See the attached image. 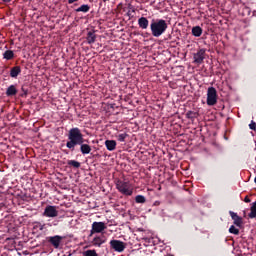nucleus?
<instances>
[{
    "label": "nucleus",
    "instance_id": "obj_35",
    "mask_svg": "<svg viewBox=\"0 0 256 256\" xmlns=\"http://www.w3.org/2000/svg\"><path fill=\"white\" fill-rule=\"evenodd\" d=\"M254 183L256 184V177L254 178Z\"/></svg>",
    "mask_w": 256,
    "mask_h": 256
},
{
    "label": "nucleus",
    "instance_id": "obj_22",
    "mask_svg": "<svg viewBox=\"0 0 256 256\" xmlns=\"http://www.w3.org/2000/svg\"><path fill=\"white\" fill-rule=\"evenodd\" d=\"M91 9V7L88 5V4H84L80 7H78V9H76V12H84V13H87L89 12Z\"/></svg>",
    "mask_w": 256,
    "mask_h": 256
},
{
    "label": "nucleus",
    "instance_id": "obj_24",
    "mask_svg": "<svg viewBox=\"0 0 256 256\" xmlns=\"http://www.w3.org/2000/svg\"><path fill=\"white\" fill-rule=\"evenodd\" d=\"M228 232H229L230 234L235 235V236H238V235L240 234V230H239L238 228H236L234 225H231V226L229 227Z\"/></svg>",
    "mask_w": 256,
    "mask_h": 256
},
{
    "label": "nucleus",
    "instance_id": "obj_20",
    "mask_svg": "<svg viewBox=\"0 0 256 256\" xmlns=\"http://www.w3.org/2000/svg\"><path fill=\"white\" fill-rule=\"evenodd\" d=\"M3 57L6 60H12L15 57V54L12 50H7L4 52Z\"/></svg>",
    "mask_w": 256,
    "mask_h": 256
},
{
    "label": "nucleus",
    "instance_id": "obj_30",
    "mask_svg": "<svg viewBox=\"0 0 256 256\" xmlns=\"http://www.w3.org/2000/svg\"><path fill=\"white\" fill-rule=\"evenodd\" d=\"M244 202L247 203V204L251 203V199L249 198V196H245Z\"/></svg>",
    "mask_w": 256,
    "mask_h": 256
},
{
    "label": "nucleus",
    "instance_id": "obj_16",
    "mask_svg": "<svg viewBox=\"0 0 256 256\" xmlns=\"http://www.w3.org/2000/svg\"><path fill=\"white\" fill-rule=\"evenodd\" d=\"M17 93H18V90L15 85L9 86L6 90L7 97H14L15 95H17Z\"/></svg>",
    "mask_w": 256,
    "mask_h": 256
},
{
    "label": "nucleus",
    "instance_id": "obj_18",
    "mask_svg": "<svg viewBox=\"0 0 256 256\" xmlns=\"http://www.w3.org/2000/svg\"><path fill=\"white\" fill-rule=\"evenodd\" d=\"M96 35L94 31H90L88 32V35H86V41L88 42V44H93L96 41Z\"/></svg>",
    "mask_w": 256,
    "mask_h": 256
},
{
    "label": "nucleus",
    "instance_id": "obj_3",
    "mask_svg": "<svg viewBox=\"0 0 256 256\" xmlns=\"http://www.w3.org/2000/svg\"><path fill=\"white\" fill-rule=\"evenodd\" d=\"M116 189H118V192L124 196H132L133 191L131 189V185L127 181L118 180L116 182Z\"/></svg>",
    "mask_w": 256,
    "mask_h": 256
},
{
    "label": "nucleus",
    "instance_id": "obj_6",
    "mask_svg": "<svg viewBox=\"0 0 256 256\" xmlns=\"http://www.w3.org/2000/svg\"><path fill=\"white\" fill-rule=\"evenodd\" d=\"M110 248H112V250L118 253H122L125 250L126 245L121 240L113 239V240H110Z\"/></svg>",
    "mask_w": 256,
    "mask_h": 256
},
{
    "label": "nucleus",
    "instance_id": "obj_31",
    "mask_svg": "<svg viewBox=\"0 0 256 256\" xmlns=\"http://www.w3.org/2000/svg\"><path fill=\"white\" fill-rule=\"evenodd\" d=\"M78 0H68L69 4H73L74 2H77Z\"/></svg>",
    "mask_w": 256,
    "mask_h": 256
},
{
    "label": "nucleus",
    "instance_id": "obj_8",
    "mask_svg": "<svg viewBox=\"0 0 256 256\" xmlns=\"http://www.w3.org/2000/svg\"><path fill=\"white\" fill-rule=\"evenodd\" d=\"M64 240L63 236L55 235L47 237V241L50 245H52L55 249H59L62 241Z\"/></svg>",
    "mask_w": 256,
    "mask_h": 256
},
{
    "label": "nucleus",
    "instance_id": "obj_28",
    "mask_svg": "<svg viewBox=\"0 0 256 256\" xmlns=\"http://www.w3.org/2000/svg\"><path fill=\"white\" fill-rule=\"evenodd\" d=\"M21 90L23 93L20 95V97H27V95L29 93L28 87L26 85H23Z\"/></svg>",
    "mask_w": 256,
    "mask_h": 256
},
{
    "label": "nucleus",
    "instance_id": "obj_25",
    "mask_svg": "<svg viewBox=\"0 0 256 256\" xmlns=\"http://www.w3.org/2000/svg\"><path fill=\"white\" fill-rule=\"evenodd\" d=\"M83 256H98V253L95 249H88L84 251Z\"/></svg>",
    "mask_w": 256,
    "mask_h": 256
},
{
    "label": "nucleus",
    "instance_id": "obj_33",
    "mask_svg": "<svg viewBox=\"0 0 256 256\" xmlns=\"http://www.w3.org/2000/svg\"><path fill=\"white\" fill-rule=\"evenodd\" d=\"M5 3H10L12 0H2Z\"/></svg>",
    "mask_w": 256,
    "mask_h": 256
},
{
    "label": "nucleus",
    "instance_id": "obj_34",
    "mask_svg": "<svg viewBox=\"0 0 256 256\" xmlns=\"http://www.w3.org/2000/svg\"><path fill=\"white\" fill-rule=\"evenodd\" d=\"M120 7H121V4H118V9H120Z\"/></svg>",
    "mask_w": 256,
    "mask_h": 256
},
{
    "label": "nucleus",
    "instance_id": "obj_23",
    "mask_svg": "<svg viewBox=\"0 0 256 256\" xmlns=\"http://www.w3.org/2000/svg\"><path fill=\"white\" fill-rule=\"evenodd\" d=\"M185 115H186V119H191V120L197 119V117H198V113L194 112V111H188V112H186Z\"/></svg>",
    "mask_w": 256,
    "mask_h": 256
},
{
    "label": "nucleus",
    "instance_id": "obj_26",
    "mask_svg": "<svg viewBox=\"0 0 256 256\" xmlns=\"http://www.w3.org/2000/svg\"><path fill=\"white\" fill-rule=\"evenodd\" d=\"M127 137H129V135L127 133H122V134H118V136H116V139H118V141H120V143H124L126 141Z\"/></svg>",
    "mask_w": 256,
    "mask_h": 256
},
{
    "label": "nucleus",
    "instance_id": "obj_11",
    "mask_svg": "<svg viewBox=\"0 0 256 256\" xmlns=\"http://www.w3.org/2000/svg\"><path fill=\"white\" fill-rule=\"evenodd\" d=\"M229 215H230L231 219L233 220V224L236 227L241 228L243 225V218L240 217L237 213H235L233 211H229Z\"/></svg>",
    "mask_w": 256,
    "mask_h": 256
},
{
    "label": "nucleus",
    "instance_id": "obj_27",
    "mask_svg": "<svg viewBox=\"0 0 256 256\" xmlns=\"http://www.w3.org/2000/svg\"><path fill=\"white\" fill-rule=\"evenodd\" d=\"M136 203L137 204H145L146 203V198L143 195H137L136 196Z\"/></svg>",
    "mask_w": 256,
    "mask_h": 256
},
{
    "label": "nucleus",
    "instance_id": "obj_37",
    "mask_svg": "<svg viewBox=\"0 0 256 256\" xmlns=\"http://www.w3.org/2000/svg\"><path fill=\"white\" fill-rule=\"evenodd\" d=\"M103 2H107V1H109V0H102Z\"/></svg>",
    "mask_w": 256,
    "mask_h": 256
},
{
    "label": "nucleus",
    "instance_id": "obj_38",
    "mask_svg": "<svg viewBox=\"0 0 256 256\" xmlns=\"http://www.w3.org/2000/svg\"><path fill=\"white\" fill-rule=\"evenodd\" d=\"M255 162H256V157H255Z\"/></svg>",
    "mask_w": 256,
    "mask_h": 256
},
{
    "label": "nucleus",
    "instance_id": "obj_32",
    "mask_svg": "<svg viewBox=\"0 0 256 256\" xmlns=\"http://www.w3.org/2000/svg\"><path fill=\"white\" fill-rule=\"evenodd\" d=\"M126 15H127L128 17H130V18L133 17L132 14H131V11H128V12L126 13Z\"/></svg>",
    "mask_w": 256,
    "mask_h": 256
},
{
    "label": "nucleus",
    "instance_id": "obj_29",
    "mask_svg": "<svg viewBox=\"0 0 256 256\" xmlns=\"http://www.w3.org/2000/svg\"><path fill=\"white\" fill-rule=\"evenodd\" d=\"M249 129H251V131H256V122L255 121H251V123L249 124Z\"/></svg>",
    "mask_w": 256,
    "mask_h": 256
},
{
    "label": "nucleus",
    "instance_id": "obj_5",
    "mask_svg": "<svg viewBox=\"0 0 256 256\" xmlns=\"http://www.w3.org/2000/svg\"><path fill=\"white\" fill-rule=\"evenodd\" d=\"M107 229L105 222H97L94 221L92 223V230H90V237L94 234H103V232Z\"/></svg>",
    "mask_w": 256,
    "mask_h": 256
},
{
    "label": "nucleus",
    "instance_id": "obj_7",
    "mask_svg": "<svg viewBox=\"0 0 256 256\" xmlns=\"http://www.w3.org/2000/svg\"><path fill=\"white\" fill-rule=\"evenodd\" d=\"M58 215L59 211L57 210V207L53 205H48L43 212V216L46 218H56Z\"/></svg>",
    "mask_w": 256,
    "mask_h": 256
},
{
    "label": "nucleus",
    "instance_id": "obj_10",
    "mask_svg": "<svg viewBox=\"0 0 256 256\" xmlns=\"http://www.w3.org/2000/svg\"><path fill=\"white\" fill-rule=\"evenodd\" d=\"M106 242H107V237L104 234H100L99 236H96L94 237V239H92V246L101 247Z\"/></svg>",
    "mask_w": 256,
    "mask_h": 256
},
{
    "label": "nucleus",
    "instance_id": "obj_1",
    "mask_svg": "<svg viewBox=\"0 0 256 256\" xmlns=\"http://www.w3.org/2000/svg\"><path fill=\"white\" fill-rule=\"evenodd\" d=\"M82 143H85V139L81 129L78 127L71 128L68 132V141L66 143V147L70 150V152H74L75 148L82 145Z\"/></svg>",
    "mask_w": 256,
    "mask_h": 256
},
{
    "label": "nucleus",
    "instance_id": "obj_2",
    "mask_svg": "<svg viewBox=\"0 0 256 256\" xmlns=\"http://www.w3.org/2000/svg\"><path fill=\"white\" fill-rule=\"evenodd\" d=\"M168 29V24L163 19L152 20L150 23V31L152 36L158 38L163 35Z\"/></svg>",
    "mask_w": 256,
    "mask_h": 256
},
{
    "label": "nucleus",
    "instance_id": "obj_14",
    "mask_svg": "<svg viewBox=\"0 0 256 256\" xmlns=\"http://www.w3.org/2000/svg\"><path fill=\"white\" fill-rule=\"evenodd\" d=\"M104 145H106V149H108V151L113 152L116 150L117 142L115 140H106Z\"/></svg>",
    "mask_w": 256,
    "mask_h": 256
},
{
    "label": "nucleus",
    "instance_id": "obj_13",
    "mask_svg": "<svg viewBox=\"0 0 256 256\" xmlns=\"http://www.w3.org/2000/svg\"><path fill=\"white\" fill-rule=\"evenodd\" d=\"M21 72H22V70H21L20 66L12 67L10 70V77L12 79H17L18 75H20Z\"/></svg>",
    "mask_w": 256,
    "mask_h": 256
},
{
    "label": "nucleus",
    "instance_id": "obj_19",
    "mask_svg": "<svg viewBox=\"0 0 256 256\" xmlns=\"http://www.w3.org/2000/svg\"><path fill=\"white\" fill-rule=\"evenodd\" d=\"M250 219L256 218V201L251 204L250 213L248 214Z\"/></svg>",
    "mask_w": 256,
    "mask_h": 256
},
{
    "label": "nucleus",
    "instance_id": "obj_4",
    "mask_svg": "<svg viewBox=\"0 0 256 256\" xmlns=\"http://www.w3.org/2000/svg\"><path fill=\"white\" fill-rule=\"evenodd\" d=\"M218 101V94L217 90L214 87H209L207 89V98H206V104L209 107H213V105H216Z\"/></svg>",
    "mask_w": 256,
    "mask_h": 256
},
{
    "label": "nucleus",
    "instance_id": "obj_17",
    "mask_svg": "<svg viewBox=\"0 0 256 256\" xmlns=\"http://www.w3.org/2000/svg\"><path fill=\"white\" fill-rule=\"evenodd\" d=\"M191 33L195 37H201V35L203 34V29L200 26H194L191 29Z\"/></svg>",
    "mask_w": 256,
    "mask_h": 256
},
{
    "label": "nucleus",
    "instance_id": "obj_15",
    "mask_svg": "<svg viewBox=\"0 0 256 256\" xmlns=\"http://www.w3.org/2000/svg\"><path fill=\"white\" fill-rule=\"evenodd\" d=\"M139 28L147 29L149 26V20L146 17H141L137 21Z\"/></svg>",
    "mask_w": 256,
    "mask_h": 256
},
{
    "label": "nucleus",
    "instance_id": "obj_12",
    "mask_svg": "<svg viewBox=\"0 0 256 256\" xmlns=\"http://www.w3.org/2000/svg\"><path fill=\"white\" fill-rule=\"evenodd\" d=\"M78 146H80V153H82V155H89L92 151L91 146L89 144H85L84 142Z\"/></svg>",
    "mask_w": 256,
    "mask_h": 256
},
{
    "label": "nucleus",
    "instance_id": "obj_21",
    "mask_svg": "<svg viewBox=\"0 0 256 256\" xmlns=\"http://www.w3.org/2000/svg\"><path fill=\"white\" fill-rule=\"evenodd\" d=\"M68 166H70L74 169H79L81 167V163L76 161V160H69L68 161Z\"/></svg>",
    "mask_w": 256,
    "mask_h": 256
},
{
    "label": "nucleus",
    "instance_id": "obj_36",
    "mask_svg": "<svg viewBox=\"0 0 256 256\" xmlns=\"http://www.w3.org/2000/svg\"><path fill=\"white\" fill-rule=\"evenodd\" d=\"M254 183L256 184V177L254 178Z\"/></svg>",
    "mask_w": 256,
    "mask_h": 256
},
{
    "label": "nucleus",
    "instance_id": "obj_9",
    "mask_svg": "<svg viewBox=\"0 0 256 256\" xmlns=\"http://www.w3.org/2000/svg\"><path fill=\"white\" fill-rule=\"evenodd\" d=\"M206 50L199 49L196 53L193 54L194 63L202 64L205 59Z\"/></svg>",
    "mask_w": 256,
    "mask_h": 256
}]
</instances>
